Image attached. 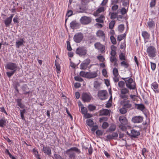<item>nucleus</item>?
Segmentation results:
<instances>
[{
    "label": "nucleus",
    "mask_w": 159,
    "mask_h": 159,
    "mask_svg": "<svg viewBox=\"0 0 159 159\" xmlns=\"http://www.w3.org/2000/svg\"><path fill=\"white\" fill-rule=\"evenodd\" d=\"M75 152L78 154L80 153V151L78 148L75 147H73L67 149L64 152V153L68 155L70 158L74 159L75 157Z\"/></svg>",
    "instance_id": "nucleus-1"
},
{
    "label": "nucleus",
    "mask_w": 159,
    "mask_h": 159,
    "mask_svg": "<svg viewBox=\"0 0 159 159\" xmlns=\"http://www.w3.org/2000/svg\"><path fill=\"white\" fill-rule=\"evenodd\" d=\"M125 80L126 87L130 89H134L136 88V84L131 78H123Z\"/></svg>",
    "instance_id": "nucleus-2"
},
{
    "label": "nucleus",
    "mask_w": 159,
    "mask_h": 159,
    "mask_svg": "<svg viewBox=\"0 0 159 159\" xmlns=\"http://www.w3.org/2000/svg\"><path fill=\"white\" fill-rule=\"evenodd\" d=\"M147 52L148 56L150 57H153L156 55V50L155 48L153 46H151L148 47L147 49Z\"/></svg>",
    "instance_id": "nucleus-3"
},
{
    "label": "nucleus",
    "mask_w": 159,
    "mask_h": 159,
    "mask_svg": "<svg viewBox=\"0 0 159 159\" xmlns=\"http://www.w3.org/2000/svg\"><path fill=\"white\" fill-rule=\"evenodd\" d=\"M129 90L127 88H123L120 89V97L122 99H127L128 96L127 94L129 93Z\"/></svg>",
    "instance_id": "nucleus-4"
},
{
    "label": "nucleus",
    "mask_w": 159,
    "mask_h": 159,
    "mask_svg": "<svg viewBox=\"0 0 159 159\" xmlns=\"http://www.w3.org/2000/svg\"><path fill=\"white\" fill-rule=\"evenodd\" d=\"M17 67L18 65L16 63L9 62L7 64L5 68L7 69L16 71L17 70Z\"/></svg>",
    "instance_id": "nucleus-5"
},
{
    "label": "nucleus",
    "mask_w": 159,
    "mask_h": 159,
    "mask_svg": "<svg viewBox=\"0 0 159 159\" xmlns=\"http://www.w3.org/2000/svg\"><path fill=\"white\" fill-rule=\"evenodd\" d=\"M87 52V49L84 47H79L76 51V53L80 56H84L86 54Z\"/></svg>",
    "instance_id": "nucleus-6"
},
{
    "label": "nucleus",
    "mask_w": 159,
    "mask_h": 159,
    "mask_svg": "<svg viewBox=\"0 0 159 159\" xmlns=\"http://www.w3.org/2000/svg\"><path fill=\"white\" fill-rule=\"evenodd\" d=\"M98 96L102 100H105L107 97V93L106 90H100L98 92Z\"/></svg>",
    "instance_id": "nucleus-7"
},
{
    "label": "nucleus",
    "mask_w": 159,
    "mask_h": 159,
    "mask_svg": "<svg viewBox=\"0 0 159 159\" xmlns=\"http://www.w3.org/2000/svg\"><path fill=\"white\" fill-rule=\"evenodd\" d=\"M91 21V18L89 17L84 16L82 17L80 19V22L83 25H87Z\"/></svg>",
    "instance_id": "nucleus-8"
},
{
    "label": "nucleus",
    "mask_w": 159,
    "mask_h": 159,
    "mask_svg": "<svg viewBox=\"0 0 159 159\" xmlns=\"http://www.w3.org/2000/svg\"><path fill=\"white\" fill-rule=\"evenodd\" d=\"M83 38V35L81 33H78L75 34L73 38L74 40L77 43L80 42Z\"/></svg>",
    "instance_id": "nucleus-9"
},
{
    "label": "nucleus",
    "mask_w": 159,
    "mask_h": 159,
    "mask_svg": "<svg viewBox=\"0 0 159 159\" xmlns=\"http://www.w3.org/2000/svg\"><path fill=\"white\" fill-rule=\"evenodd\" d=\"M90 62L89 59L88 58L84 60L80 65V68L81 69L85 70Z\"/></svg>",
    "instance_id": "nucleus-10"
},
{
    "label": "nucleus",
    "mask_w": 159,
    "mask_h": 159,
    "mask_svg": "<svg viewBox=\"0 0 159 159\" xmlns=\"http://www.w3.org/2000/svg\"><path fill=\"white\" fill-rule=\"evenodd\" d=\"M126 133L129 135H130L131 137L137 138L138 136L140 134V132L136 130L135 129H132L131 131V133H129L127 131Z\"/></svg>",
    "instance_id": "nucleus-11"
},
{
    "label": "nucleus",
    "mask_w": 159,
    "mask_h": 159,
    "mask_svg": "<svg viewBox=\"0 0 159 159\" xmlns=\"http://www.w3.org/2000/svg\"><path fill=\"white\" fill-rule=\"evenodd\" d=\"M143 117L141 116H134L132 119V121L134 123H141L143 121Z\"/></svg>",
    "instance_id": "nucleus-12"
},
{
    "label": "nucleus",
    "mask_w": 159,
    "mask_h": 159,
    "mask_svg": "<svg viewBox=\"0 0 159 159\" xmlns=\"http://www.w3.org/2000/svg\"><path fill=\"white\" fill-rule=\"evenodd\" d=\"M119 120L120 123V124L128 125V126H129L128 120L126 117L124 116H120L119 117Z\"/></svg>",
    "instance_id": "nucleus-13"
},
{
    "label": "nucleus",
    "mask_w": 159,
    "mask_h": 159,
    "mask_svg": "<svg viewBox=\"0 0 159 159\" xmlns=\"http://www.w3.org/2000/svg\"><path fill=\"white\" fill-rule=\"evenodd\" d=\"M82 98L84 102H89L91 99V97L90 94L83 93L82 95Z\"/></svg>",
    "instance_id": "nucleus-14"
},
{
    "label": "nucleus",
    "mask_w": 159,
    "mask_h": 159,
    "mask_svg": "<svg viewBox=\"0 0 159 159\" xmlns=\"http://www.w3.org/2000/svg\"><path fill=\"white\" fill-rule=\"evenodd\" d=\"M24 43L25 42L23 39L20 38L16 40V48H19L20 47L23 46Z\"/></svg>",
    "instance_id": "nucleus-15"
},
{
    "label": "nucleus",
    "mask_w": 159,
    "mask_h": 159,
    "mask_svg": "<svg viewBox=\"0 0 159 159\" xmlns=\"http://www.w3.org/2000/svg\"><path fill=\"white\" fill-rule=\"evenodd\" d=\"M95 48L102 52L105 49V47L99 43H97L94 44Z\"/></svg>",
    "instance_id": "nucleus-16"
},
{
    "label": "nucleus",
    "mask_w": 159,
    "mask_h": 159,
    "mask_svg": "<svg viewBox=\"0 0 159 159\" xmlns=\"http://www.w3.org/2000/svg\"><path fill=\"white\" fill-rule=\"evenodd\" d=\"M135 107L137 109L143 111L145 107L144 105L142 104H135Z\"/></svg>",
    "instance_id": "nucleus-17"
},
{
    "label": "nucleus",
    "mask_w": 159,
    "mask_h": 159,
    "mask_svg": "<svg viewBox=\"0 0 159 159\" xmlns=\"http://www.w3.org/2000/svg\"><path fill=\"white\" fill-rule=\"evenodd\" d=\"M98 75L97 73L95 71L88 72L87 78H94Z\"/></svg>",
    "instance_id": "nucleus-18"
},
{
    "label": "nucleus",
    "mask_w": 159,
    "mask_h": 159,
    "mask_svg": "<svg viewBox=\"0 0 159 159\" xmlns=\"http://www.w3.org/2000/svg\"><path fill=\"white\" fill-rule=\"evenodd\" d=\"M43 152L48 156L51 154V148L48 147H43Z\"/></svg>",
    "instance_id": "nucleus-19"
},
{
    "label": "nucleus",
    "mask_w": 159,
    "mask_h": 159,
    "mask_svg": "<svg viewBox=\"0 0 159 159\" xmlns=\"http://www.w3.org/2000/svg\"><path fill=\"white\" fill-rule=\"evenodd\" d=\"M148 26L149 29L154 28L155 26V22L152 19H149L147 22Z\"/></svg>",
    "instance_id": "nucleus-20"
},
{
    "label": "nucleus",
    "mask_w": 159,
    "mask_h": 159,
    "mask_svg": "<svg viewBox=\"0 0 159 159\" xmlns=\"http://www.w3.org/2000/svg\"><path fill=\"white\" fill-rule=\"evenodd\" d=\"M124 106L126 108L132 109V105L130 101L127 100L124 102Z\"/></svg>",
    "instance_id": "nucleus-21"
},
{
    "label": "nucleus",
    "mask_w": 159,
    "mask_h": 159,
    "mask_svg": "<svg viewBox=\"0 0 159 159\" xmlns=\"http://www.w3.org/2000/svg\"><path fill=\"white\" fill-rule=\"evenodd\" d=\"M151 88L153 89L154 91L156 92H158L159 91L157 90L158 88V85L157 83L156 82H154L152 84H151Z\"/></svg>",
    "instance_id": "nucleus-22"
},
{
    "label": "nucleus",
    "mask_w": 159,
    "mask_h": 159,
    "mask_svg": "<svg viewBox=\"0 0 159 159\" xmlns=\"http://www.w3.org/2000/svg\"><path fill=\"white\" fill-rule=\"evenodd\" d=\"M97 36L100 38L104 39L105 37V34L104 32L101 30H98L96 34Z\"/></svg>",
    "instance_id": "nucleus-23"
},
{
    "label": "nucleus",
    "mask_w": 159,
    "mask_h": 159,
    "mask_svg": "<svg viewBox=\"0 0 159 159\" xmlns=\"http://www.w3.org/2000/svg\"><path fill=\"white\" fill-rule=\"evenodd\" d=\"M110 111L106 109H104L100 111V114L101 115H107L110 114Z\"/></svg>",
    "instance_id": "nucleus-24"
},
{
    "label": "nucleus",
    "mask_w": 159,
    "mask_h": 159,
    "mask_svg": "<svg viewBox=\"0 0 159 159\" xmlns=\"http://www.w3.org/2000/svg\"><path fill=\"white\" fill-rule=\"evenodd\" d=\"M111 56H116V47L114 45H112L111 46Z\"/></svg>",
    "instance_id": "nucleus-25"
},
{
    "label": "nucleus",
    "mask_w": 159,
    "mask_h": 159,
    "mask_svg": "<svg viewBox=\"0 0 159 159\" xmlns=\"http://www.w3.org/2000/svg\"><path fill=\"white\" fill-rule=\"evenodd\" d=\"M105 10L104 7H99L96 11V12L94 13L95 16H97L98 14Z\"/></svg>",
    "instance_id": "nucleus-26"
},
{
    "label": "nucleus",
    "mask_w": 159,
    "mask_h": 159,
    "mask_svg": "<svg viewBox=\"0 0 159 159\" xmlns=\"http://www.w3.org/2000/svg\"><path fill=\"white\" fill-rule=\"evenodd\" d=\"M70 28L74 29L76 28L78 25V23L75 21H72L70 24Z\"/></svg>",
    "instance_id": "nucleus-27"
},
{
    "label": "nucleus",
    "mask_w": 159,
    "mask_h": 159,
    "mask_svg": "<svg viewBox=\"0 0 159 159\" xmlns=\"http://www.w3.org/2000/svg\"><path fill=\"white\" fill-rule=\"evenodd\" d=\"M12 20L9 17H8L6 19L4 20V23L6 27H9L12 21Z\"/></svg>",
    "instance_id": "nucleus-28"
},
{
    "label": "nucleus",
    "mask_w": 159,
    "mask_h": 159,
    "mask_svg": "<svg viewBox=\"0 0 159 159\" xmlns=\"http://www.w3.org/2000/svg\"><path fill=\"white\" fill-rule=\"evenodd\" d=\"M86 123L88 126L90 127H92V126H93L95 124V123H94L93 121L91 119L87 120L86 121Z\"/></svg>",
    "instance_id": "nucleus-29"
},
{
    "label": "nucleus",
    "mask_w": 159,
    "mask_h": 159,
    "mask_svg": "<svg viewBox=\"0 0 159 159\" xmlns=\"http://www.w3.org/2000/svg\"><path fill=\"white\" fill-rule=\"evenodd\" d=\"M142 36L145 39H148L150 37L149 34L146 31L142 32Z\"/></svg>",
    "instance_id": "nucleus-30"
},
{
    "label": "nucleus",
    "mask_w": 159,
    "mask_h": 159,
    "mask_svg": "<svg viewBox=\"0 0 159 159\" xmlns=\"http://www.w3.org/2000/svg\"><path fill=\"white\" fill-rule=\"evenodd\" d=\"M7 120L5 118L0 120V127H3L6 124Z\"/></svg>",
    "instance_id": "nucleus-31"
},
{
    "label": "nucleus",
    "mask_w": 159,
    "mask_h": 159,
    "mask_svg": "<svg viewBox=\"0 0 159 159\" xmlns=\"http://www.w3.org/2000/svg\"><path fill=\"white\" fill-rule=\"evenodd\" d=\"M128 126V125L120 124L118 127L119 129L122 131L125 132L126 129V126Z\"/></svg>",
    "instance_id": "nucleus-32"
},
{
    "label": "nucleus",
    "mask_w": 159,
    "mask_h": 159,
    "mask_svg": "<svg viewBox=\"0 0 159 159\" xmlns=\"http://www.w3.org/2000/svg\"><path fill=\"white\" fill-rule=\"evenodd\" d=\"M16 102L17 103L18 105L21 108H24L25 106L21 103V99H16Z\"/></svg>",
    "instance_id": "nucleus-33"
},
{
    "label": "nucleus",
    "mask_w": 159,
    "mask_h": 159,
    "mask_svg": "<svg viewBox=\"0 0 159 159\" xmlns=\"http://www.w3.org/2000/svg\"><path fill=\"white\" fill-rule=\"evenodd\" d=\"M126 34H124L118 36L117 40L119 41H120L123 39H124L125 37Z\"/></svg>",
    "instance_id": "nucleus-34"
},
{
    "label": "nucleus",
    "mask_w": 159,
    "mask_h": 159,
    "mask_svg": "<svg viewBox=\"0 0 159 159\" xmlns=\"http://www.w3.org/2000/svg\"><path fill=\"white\" fill-rule=\"evenodd\" d=\"M101 83L98 81H95L94 83V87L96 89L98 88L100 86Z\"/></svg>",
    "instance_id": "nucleus-35"
},
{
    "label": "nucleus",
    "mask_w": 159,
    "mask_h": 159,
    "mask_svg": "<svg viewBox=\"0 0 159 159\" xmlns=\"http://www.w3.org/2000/svg\"><path fill=\"white\" fill-rule=\"evenodd\" d=\"M120 65L121 66H123L125 68H128L129 66L128 63L124 61L121 62Z\"/></svg>",
    "instance_id": "nucleus-36"
},
{
    "label": "nucleus",
    "mask_w": 159,
    "mask_h": 159,
    "mask_svg": "<svg viewBox=\"0 0 159 159\" xmlns=\"http://www.w3.org/2000/svg\"><path fill=\"white\" fill-rule=\"evenodd\" d=\"M88 72H86L84 71H81L80 72V75L84 77L87 78Z\"/></svg>",
    "instance_id": "nucleus-37"
},
{
    "label": "nucleus",
    "mask_w": 159,
    "mask_h": 159,
    "mask_svg": "<svg viewBox=\"0 0 159 159\" xmlns=\"http://www.w3.org/2000/svg\"><path fill=\"white\" fill-rule=\"evenodd\" d=\"M115 23V20H111L109 24V28L110 29H112L113 28Z\"/></svg>",
    "instance_id": "nucleus-38"
},
{
    "label": "nucleus",
    "mask_w": 159,
    "mask_h": 159,
    "mask_svg": "<svg viewBox=\"0 0 159 159\" xmlns=\"http://www.w3.org/2000/svg\"><path fill=\"white\" fill-rule=\"evenodd\" d=\"M110 61L112 63H113L114 61H117L116 56H111L110 57Z\"/></svg>",
    "instance_id": "nucleus-39"
},
{
    "label": "nucleus",
    "mask_w": 159,
    "mask_h": 159,
    "mask_svg": "<svg viewBox=\"0 0 159 159\" xmlns=\"http://www.w3.org/2000/svg\"><path fill=\"white\" fill-rule=\"evenodd\" d=\"M113 73L114 76H118L119 75L118 70L116 68H114L113 70Z\"/></svg>",
    "instance_id": "nucleus-40"
},
{
    "label": "nucleus",
    "mask_w": 159,
    "mask_h": 159,
    "mask_svg": "<svg viewBox=\"0 0 159 159\" xmlns=\"http://www.w3.org/2000/svg\"><path fill=\"white\" fill-rule=\"evenodd\" d=\"M92 128L91 129V131L93 133H94L95 131L98 128V126L96 124V123H95V124L92 126Z\"/></svg>",
    "instance_id": "nucleus-41"
},
{
    "label": "nucleus",
    "mask_w": 159,
    "mask_h": 159,
    "mask_svg": "<svg viewBox=\"0 0 159 159\" xmlns=\"http://www.w3.org/2000/svg\"><path fill=\"white\" fill-rule=\"evenodd\" d=\"M119 57L121 61H125L126 60L125 56L122 53H121L120 54Z\"/></svg>",
    "instance_id": "nucleus-42"
},
{
    "label": "nucleus",
    "mask_w": 159,
    "mask_h": 159,
    "mask_svg": "<svg viewBox=\"0 0 159 159\" xmlns=\"http://www.w3.org/2000/svg\"><path fill=\"white\" fill-rule=\"evenodd\" d=\"M119 31L120 32H122L124 29V25L123 24H121L119 25L118 27Z\"/></svg>",
    "instance_id": "nucleus-43"
},
{
    "label": "nucleus",
    "mask_w": 159,
    "mask_h": 159,
    "mask_svg": "<svg viewBox=\"0 0 159 159\" xmlns=\"http://www.w3.org/2000/svg\"><path fill=\"white\" fill-rule=\"evenodd\" d=\"M81 111L82 113L84 115L87 113L88 111L86 108L84 107H82L81 108Z\"/></svg>",
    "instance_id": "nucleus-44"
},
{
    "label": "nucleus",
    "mask_w": 159,
    "mask_h": 159,
    "mask_svg": "<svg viewBox=\"0 0 159 159\" xmlns=\"http://www.w3.org/2000/svg\"><path fill=\"white\" fill-rule=\"evenodd\" d=\"M110 39L111 43L114 44H115L116 43V39L113 36H110Z\"/></svg>",
    "instance_id": "nucleus-45"
},
{
    "label": "nucleus",
    "mask_w": 159,
    "mask_h": 159,
    "mask_svg": "<svg viewBox=\"0 0 159 159\" xmlns=\"http://www.w3.org/2000/svg\"><path fill=\"white\" fill-rule=\"evenodd\" d=\"M55 65L56 66V69L57 70V73H59L60 72V66L59 64L55 62Z\"/></svg>",
    "instance_id": "nucleus-46"
},
{
    "label": "nucleus",
    "mask_w": 159,
    "mask_h": 159,
    "mask_svg": "<svg viewBox=\"0 0 159 159\" xmlns=\"http://www.w3.org/2000/svg\"><path fill=\"white\" fill-rule=\"evenodd\" d=\"M118 85L119 87L122 89L123 88H124L123 87L125 85V83L123 81H120L119 82Z\"/></svg>",
    "instance_id": "nucleus-47"
},
{
    "label": "nucleus",
    "mask_w": 159,
    "mask_h": 159,
    "mask_svg": "<svg viewBox=\"0 0 159 159\" xmlns=\"http://www.w3.org/2000/svg\"><path fill=\"white\" fill-rule=\"evenodd\" d=\"M88 108L89 110L90 111H93L95 110L96 107L92 105H89L88 106Z\"/></svg>",
    "instance_id": "nucleus-48"
},
{
    "label": "nucleus",
    "mask_w": 159,
    "mask_h": 159,
    "mask_svg": "<svg viewBox=\"0 0 159 159\" xmlns=\"http://www.w3.org/2000/svg\"><path fill=\"white\" fill-rule=\"evenodd\" d=\"M116 126L115 125H111L109 129L110 131H113L115 130Z\"/></svg>",
    "instance_id": "nucleus-49"
},
{
    "label": "nucleus",
    "mask_w": 159,
    "mask_h": 159,
    "mask_svg": "<svg viewBox=\"0 0 159 159\" xmlns=\"http://www.w3.org/2000/svg\"><path fill=\"white\" fill-rule=\"evenodd\" d=\"M15 71H14L11 70V71L7 72L6 73V74H7V76L9 77L10 78V77H11L14 74V73H15Z\"/></svg>",
    "instance_id": "nucleus-50"
},
{
    "label": "nucleus",
    "mask_w": 159,
    "mask_h": 159,
    "mask_svg": "<svg viewBox=\"0 0 159 159\" xmlns=\"http://www.w3.org/2000/svg\"><path fill=\"white\" fill-rule=\"evenodd\" d=\"M120 112L122 114H125L127 112V110L125 108H122L120 110Z\"/></svg>",
    "instance_id": "nucleus-51"
},
{
    "label": "nucleus",
    "mask_w": 159,
    "mask_h": 159,
    "mask_svg": "<svg viewBox=\"0 0 159 159\" xmlns=\"http://www.w3.org/2000/svg\"><path fill=\"white\" fill-rule=\"evenodd\" d=\"M151 68L153 71L154 70L156 67V64L155 63L151 62Z\"/></svg>",
    "instance_id": "nucleus-52"
},
{
    "label": "nucleus",
    "mask_w": 159,
    "mask_h": 159,
    "mask_svg": "<svg viewBox=\"0 0 159 159\" xmlns=\"http://www.w3.org/2000/svg\"><path fill=\"white\" fill-rule=\"evenodd\" d=\"M54 156L56 159H64L62 158L61 156L57 154H55Z\"/></svg>",
    "instance_id": "nucleus-53"
},
{
    "label": "nucleus",
    "mask_w": 159,
    "mask_h": 159,
    "mask_svg": "<svg viewBox=\"0 0 159 159\" xmlns=\"http://www.w3.org/2000/svg\"><path fill=\"white\" fill-rule=\"evenodd\" d=\"M33 152L36 158H37L38 157H39V156L38 154V152L34 148L33 149Z\"/></svg>",
    "instance_id": "nucleus-54"
},
{
    "label": "nucleus",
    "mask_w": 159,
    "mask_h": 159,
    "mask_svg": "<svg viewBox=\"0 0 159 159\" xmlns=\"http://www.w3.org/2000/svg\"><path fill=\"white\" fill-rule=\"evenodd\" d=\"M98 59L101 61L103 62L105 60L104 57L102 56H99L97 57Z\"/></svg>",
    "instance_id": "nucleus-55"
},
{
    "label": "nucleus",
    "mask_w": 159,
    "mask_h": 159,
    "mask_svg": "<svg viewBox=\"0 0 159 159\" xmlns=\"http://www.w3.org/2000/svg\"><path fill=\"white\" fill-rule=\"evenodd\" d=\"M111 99H110V100H109V102H108L106 104V107L107 108H109L111 106V100L112 99H111Z\"/></svg>",
    "instance_id": "nucleus-56"
},
{
    "label": "nucleus",
    "mask_w": 159,
    "mask_h": 159,
    "mask_svg": "<svg viewBox=\"0 0 159 159\" xmlns=\"http://www.w3.org/2000/svg\"><path fill=\"white\" fill-rule=\"evenodd\" d=\"M108 126V124L107 122H104L103 123L102 125V127L103 129H106L107 128Z\"/></svg>",
    "instance_id": "nucleus-57"
},
{
    "label": "nucleus",
    "mask_w": 159,
    "mask_h": 159,
    "mask_svg": "<svg viewBox=\"0 0 159 159\" xmlns=\"http://www.w3.org/2000/svg\"><path fill=\"white\" fill-rule=\"evenodd\" d=\"M93 116V115L92 114L88 113H87L86 114H85L84 115V117L85 118H91Z\"/></svg>",
    "instance_id": "nucleus-58"
},
{
    "label": "nucleus",
    "mask_w": 159,
    "mask_h": 159,
    "mask_svg": "<svg viewBox=\"0 0 159 159\" xmlns=\"http://www.w3.org/2000/svg\"><path fill=\"white\" fill-rule=\"evenodd\" d=\"M13 21L14 23H18L19 21H18V18L17 16H16L13 19Z\"/></svg>",
    "instance_id": "nucleus-59"
},
{
    "label": "nucleus",
    "mask_w": 159,
    "mask_h": 159,
    "mask_svg": "<svg viewBox=\"0 0 159 159\" xmlns=\"http://www.w3.org/2000/svg\"><path fill=\"white\" fill-rule=\"evenodd\" d=\"M74 78L76 81L80 82H82L83 81V79L82 78L78 76L75 77Z\"/></svg>",
    "instance_id": "nucleus-60"
},
{
    "label": "nucleus",
    "mask_w": 159,
    "mask_h": 159,
    "mask_svg": "<svg viewBox=\"0 0 159 159\" xmlns=\"http://www.w3.org/2000/svg\"><path fill=\"white\" fill-rule=\"evenodd\" d=\"M118 5L116 4H114V5L112 6L111 9L112 10L115 11L118 9Z\"/></svg>",
    "instance_id": "nucleus-61"
},
{
    "label": "nucleus",
    "mask_w": 159,
    "mask_h": 159,
    "mask_svg": "<svg viewBox=\"0 0 159 159\" xmlns=\"http://www.w3.org/2000/svg\"><path fill=\"white\" fill-rule=\"evenodd\" d=\"M116 14L115 13H112L111 14V19L115 18L116 17Z\"/></svg>",
    "instance_id": "nucleus-62"
},
{
    "label": "nucleus",
    "mask_w": 159,
    "mask_h": 159,
    "mask_svg": "<svg viewBox=\"0 0 159 159\" xmlns=\"http://www.w3.org/2000/svg\"><path fill=\"white\" fill-rule=\"evenodd\" d=\"M96 133L97 135L100 136L102 134V132L100 130H98L96 131Z\"/></svg>",
    "instance_id": "nucleus-63"
},
{
    "label": "nucleus",
    "mask_w": 159,
    "mask_h": 159,
    "mask_svg": "<svg viewBox=\"0 0 159 159\" xmlns=\"http://www.w3.org/2000/svg\"><path fill=\"white\" fill-rule=\"evenodd\" d=\"M115 34V33L114 30L111 29L109 33L108 34V35H110V36H113Z\"/></svg>",
    "instance_id": "nucleus-64"
}]
</instances>
